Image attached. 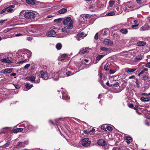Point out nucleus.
<instances>
[{
	"instance_id": "f257e3e1",
	"label": "nucleus",
	"mask_w": 150,
	"mask_h": 150,
	"mask_svg": "<svg viewBox=\"0 0 150 150\" xmlns=\"http://www.w3.org/2000/svg\"><path fill=\"white\" fill-rule=\"evenodd\" d=\"M69 22V24L66 26V28L68 29H71L73 27V21L71 20L70 17H67L66 18L64 19L63 21V24L66 25H67Z\"/></svg>"
},
{
	"instance_id": "f03ea898",
	"label": "nucleus",
	"mask_w": 150,
	"mask_h": 150,
	"mask_svg": "<svg viewBox=\"0 0 150 150\" xmlns=\"http://www.w3.org/2000/svg\"><path fill=\"white\" fill-rule=\"evenodd\" d=\"M23 14L24 17L26 18L31 19L34 18L35 16V14L32 12H27L24 13V11H22L20 13V14Z\"/></svg>"
},
{
	"instance_id": "7ed1b4c3",
	"label": "nucleus",
	"mask_w": 150,
	"mask_h": 150,
	"mask_svg": "<svg viewBox=\"0 0 150 150\" xmlns=\"http://www.w3.org/2000/svg\"><path fill=\"white\" fill-rule=\"evenodd\" d=\"M52 78L54 80L57 81L59 79V74L58 73L50 72L48 76V78Z\"/></svg>"
},
{
	"instance_id": "20e7f679",
	"label": "nucleus",
	"mask_w": 150,
	"mask_h": 150,
	"mask_svg": "<svg viewBox=\"0 0 150 150\" xmlns=\"http://www.w3.org/2000/svg\"><path fill=\"white\" fill-rule=\"evenodd\" d=\"M38 79L35 81L36 77L34 76H31L27 78L28 80L31 81L33 83L35 82V83H38L40 82V76L39 75L37 76Z\"/></svg>"
},
{
	"instance_id": "39448f33",
	"label": "nucleus",
	"mask_w": 150,
	"mask_h": 150,
	"mask_svg": "<svg viewBox=\"0 0 150 150\" xmlns=\"http://www.w3.org/2000/svg\"><path fill=\"white\" fill-rule=\"evenodd\" d=\"M46 36L49 37H54L56 35V32L54 30H51L46 33Z\"/></svg>"
},
{
	"instance_id": "423d86ee",
	"label": "nucleus",
	"mask_w": 150,
	"mask_h": 150,
	"mask_svg": "<svg viewBox=\"0 0 150 150\" xmlns=\"http://www.w3.org/2000/svg\"><path fill=\"white\" fill-rule=\"evenodd\" d=\"M103 43L106 45L111 46L113 45V42L111 40L108 39H106L104 40Z\"/></svg>"
},
{
	"instance_id": "0eeeda50",
	"label": "nucleus",
	"mask_w": 150,
	"mask_h": 150,
	"mask_svg": "<svg viewBox=\"0 0 150 150\" xmlns=\"http://www.w3.org/2000/svg\"><path fill=\"white\" fill-rule=\"evenodd\" d=\"M12 70L13 69L11 68H5L1 71L0 72L1 73H4L5 74L10 73L12 72Z\"/></svg>"
},
{
	"instance_id": "6e6552de",
	"label": "nucleus",
	"mask_w": 150,
	"mask_h": 150,
	"mask_svg": "<svg viewBox=\"0 0 150 150\" xmlns=\"http://www.w3.org/2000/svg\"><path fill=\"white\" fill-rule=\"evenodd\" d=\"M15 6L14 5H12L6 8L7 12H6V13L12 12L13 11V9L15 8Z\"/></svg>"
},
{
	"instance_id": "1a4fd4ad",
	"label": "nucleus",
	"mask_w": 150,
	"mask_h": 150,
	"mask_svg": "<svg viewBox=\"0 0 150 150\" xmlns=\"http://www.w3.org/2000/svg\"><path fill=\"white\" fill-rule=\"evenodd\" d=\"M106 142L103 139H100L98 140L97 144L99 145L102 146L106 144Z\"/></svg>"
},
{
	"instance_id": "9d476101",
	"label": "nucleus",
	"mask_w": 150,
	"mask_h": 150,
	"mask_svg": "<svg viewBox=\"0 0 150 150\" xmlns=\"http://www.w3.org/2000/svg\"><path fill=\"white\" fill-rule=\"evenodd\" d=\"M0 61L2 62L8 64H11L12 62L8 58H6L1 59L0 60Z\"/></svg>"
},
{
	"instance_id": "9b49d317",
	"label": "nucleus",
	"mask_w": 150,
	"mask_h": 150,
	"mask_svg": "<svg viewBox=\"0 0 150 150\" xmlns=\"http://www.w3.org/2000/svg\"><path fill=\"white\" fill-rule=\"evenodd\" d=\"M40 73L41 75L42 78L44 80H46L48 79V76L46 73H45L43 71H40Z\"/></svg>"
},
{
	"instance_id": "f8f14e48",
	"label": "nucleus",
	"mask_w": 150,
	"mask_h": 150,
	"mask_svg": "<svg viewBox=\"0 0 150 150\" xmlns=\"http://www.w3.org/2000/svg\"><path fill=\"white\" fill-rule=\"evenodd\" d=\"M88 52V49L86 48H82L81 49L79 52V53L81 54H85L87 53Z\"/></svg>"
},
{
	"instance_id": "ddd939ff",
	"label": "nucleus",
	"mask_w": 150,
	"mask_h": 150,
	"mask_svg": "<svg viewBox=\"0 0 150 150\" xmlns=\"http://www.w3.org/2000/svg\"><path fill=\"white\" fill-rule=\"evenodd\" d=\"M137 69L136 68L131 69L127 68L125 69V71L127 73H132L135 71Z\"/></svg>"
},
{
	"instance_id": "4468645a",
	"label": "nucleus",
	"mask_w": 150,
	"mask_h": 150,
	"mask_svg": "<svg viewBox=\"0 0 150 150\" xmlns=\"http://www.w3.org/2000/svg\"><path fill=\"white\" fill-rule=\"evenodd\" d=\"M134 9V7L132 6L131 5L130 6H127L126 7L125 11L126 12H128L130 11H131L132 10Z\"/></svg>"
},
{
	"instance_id": "2eb2a0df",
	"label": "nucleus",
	"mask_w": 150,
	"mask_h": 150,
	"mask_svg": "<svg viewBox=\"0 0 150 150\" xmlns=\"http://www.w3.org/2000/svg\"><path fill=\"white\" fill-rule=\"evenodd\" d=\"M21 59L27 61L29 59L28 57L27 56V54L25 53H23L21 54Z\"/></svg>"
},
{
	"instance_id": "dca6fc26",
	"label": "nucleus",
	"mask_w": 150,
	"mask_h": 150,
	"mask_svg": "<svg viewBox=\"0 0 150 150\" xmlns=\"http://www.w3.org/2000/svg\"><path fill=\"white\" fill-rule=\"evenodd\" d=\"M62 93V98L63 99L67 100L69 99L66 92L63 91Z\"/></svg>"
},
{
	"instance_id": "f3484780",
	"label": "nucleus",
	"mask_w": 150,
	"mask_h": 150,
	"mask_svg": "<svg viewBox=\"0 0 150 150\" xmlns=\"http://www.w3.org/2000/svg\"><path fill=\"white\" fill-rule=\"evenodd\" d=\"M67 11L66 8H62L58 11V12L61 14H63L66 13Z\"/></svg>"
},
{
	"instance_id": "a211bd4d",
	"label": "nucleus",
	"mask_w": 150,
	"mask_h": 150,
	"mask_svg": "<svg viewBox=\"0 0 150 150\" xmlns=\"http://www.w3.org/2000/svg\"><path fill=\"white\" fill-rule=\"evenodd\" d=\"M146 43L145 42L140 41L138 42L137 43V45L139 46H143L146 44Z\"/></svg>"
},
{
	"instance_id": "6ab92c4d",
	"label": "nucleus",
	"mask_w": 150,
	"mask_h": 150,
	"mask_svg": "<svg viewBox=\"0 0 150 150\" xmlns=\"http://www.w3.org/2000/svg\"><path fill=\"white\" fill-rule=\"evenodd\" d=\"M24 146L23 143L22 142H19L18 143L17 145L16 146V147L17 149L20 148H23Z\"/></svg>"
},
{
	"instance_id": "aec40b11",
	"label": "nucleus",
	"mask_w": 150,
	"mask_h": 150,
	"mask_svg": "<svg viewBox=\"0 0 150 150\" xmlns=\"http://www.w3.org/2000/svg\"><path fill=\"white\" fill-rule=\"evenodd\" d=\"M120 32L122 34L125 35L127 33L128 31L127 29L122 28L120 30Z\"/></svg>"
},
{
	"instance_id": "412c9836",
	"label": "nucleus",
	"mask_w": 150,
	"mask_h": 150,
	"mask_svg": "<svg viewBox=\"0 0 150 150\" xmlns=\"http://www.w3.org/2000/svg\"><path fill=\"white\" fill-rule=\"evenodd\" d=\"M91 143V142L90 141H89V142H87L84 143L83 142V143H82L81 144L83 146L86 147L89 146Z\"/></svg>"
},
{
	"instance_id": "4be33fe9",
	"label": "nucleus",
	"mask_w": 150,
	"mask_h": 150,
	"mask_svg": "<svg viewBox=\"0 0 150 150\" xmlns=\"http://www.w3.org/2000/svg\"><path fill=\"white\" fill-rule=\"evenodd\" d=\"M141 100L143 102H147L150 100V97L144 98L142 97L141 98Z\"/></svg>"
},
{
	"instance_id": "5701e85b",
	"label": "nucleus",
	"mask_w": 150,
	"mask_h": 150,
	"mask_svg": "<svg viewBox=\"0 0 150 150\" xmlns=\"http://www.w3.org/2000/svg\"><path fill=\"white\" fill-rule=\"evenodd\" d=\"M26 2L28 4L34 5L35 4V2L34 0H26Z\"/></svg>"
},
{
	"instance_id": "b1692460",
	"label": "nucleus",
	"mask_w": 150,
	"mask_h": 150,
	"mask_svg": "<svg viewBox=\"0 0 150 150\" xmlns=\"http://www.w3.org/2000/svg\"><path fill=\"white\" fill-rule=\"evenodd\" d=\"M115 13L113 11H111L107 13L106 15V16H111L115 15Z\"/></svg>"
},
{
	"instance_id": "393cba45",
	"label": "nucleus",
	"mask_w": 150,
	"mask_h": 150,
	"mask_svg": "<svg viewBox=\"0 0 150 150\" xmlns=\"http://www.w3.org/2000/svg\"><path fill=\"white\" fill-rule=\"evenodd\" d=\"M125 140L126 142H127V144H129L130 143V141H131L132 139L130 137H125Z\"/></svg>"
},
{
	"instance_id": "a878e982",
	"label": "nucleus",
	"mask_w": 150,
	"mask_h": 150,
	"mask_svg": "<svg viewBox=\"0 0 150 150\" xmlns=\"http://www.w3.org/2000/svg\"><path fill=\"white\" fill-rule=\"evenodd\" d=\"M25 54H27V56L28 57V58H29L31 56L32 52L30 51L29 50H27L26 51L25 53Z\"/></svg>"
},
{
	"instance_id": "bb28decb",
	"label": "nucleus",
	"mask_w": 150,
	"mask_h": 150,
	"mask_svg": "<svg viewBox=\"0 0 150 150\" xmlns=\"http://www.w3.org/2000/svg\"><path fill=\"white\" fill-rule=\"evenodd\" d=\"M10 142L9 141H8L6 144L3 145L2 146V148H6L9 146Z\"/></svg>"
},
{
	"instance_id": "cd10ccee",
	"label": "nucleus",
	"mask_w": 150,
	"mask_h": 150,
	"mask_svg": "<svg viewBox=\"0 0 150 150\" xmlns=\"http://www.w3.org/2000/svg\"><path fill=\"white\" fill-rule=\"evenodd\" d=\"M83 35V32L79 33L77 35L76 38L77 39V40H79V38L82 37Z\"/></svg>"
},
{
	"instance_id": "c85d7f7f",
	"label": "nucleus",
	"mask_w": 150,
	"mask_h": 150,
	"mask_svg": "<svg viewBox=\"0 0 150 150\" xmlns=\"http://www.w3.org/2000/svg\"><path fill=\"white\" fill-rule=\"evenodd\" d=\"M56 47L58 50H60L62 47V45L60 43H58L56 45Z\"/></svg>"
},
{
	"instance_id": "c756f323",
	"label": "nucleus",
	"mask_w": 150,
	"mask_h": 150,
	"mask_svg": "<svg viewBox=\"0 0 150 150\" xmlns=\"http://www.w3.org/2000/svg\"><path fill=\"white\" fill-rule=\"evenodd\" d=\"M104 56V55H103V54L98 55L96 57V59L97 60L99 61L101 58H102Z\"/></svg>"
},
{
	"instance_id": "7c9ffc66",
	"label": "nucleus",
	"mask_w": 150,
	"mask_h": 150,
	"mask_svg": "<svg viewBox=\"0 0 150 150\" xmlns=\"http://www.w3.org/2000/svg\"><path fill=\"white\" fill-rule=\"evenodd\" d=\"M33 84L30 85V84L29 83H27L26 84V87L28 89H30V88L33 87Z\"/></svg>"
},
{
	"instance_id": "2f4dec72",
	"label": "nucleus",
	"mask_w": 150,
	"mask_h": 150,
	"mask_svg": "<svg viewBox=\"0 0 150 150\" xmlns=\"http://www.w3.org/2000/svg\"><path fill=\"white\" fill-rule=\"evenodd\" d=\"M61 57L62 58L61 61L62 62H63L64 61V60L66 59V58H67L66 55V54H62L61 56Z\"/></svg>"
},
{
	"instance_id": "473e14b6",
	"label": "nucleus",
	"mask_w": 150,
	"mask_h": 150,
	"mask_svg": "<svg viewBox=\"0 0 150 150\" xmlns=\"http://www.w3.org/2000/svg\"><path fill=\"white\" fill-rule=\"evenodd\" d=\"M109 147V146L108 145H107L106 144V145H104L102 146V148L104 150H108Z\"/></svg>"
},
{
	"instance_id": "72a5a7b5",
	"label": "nucleus",
	"mask_w": 150,
	"mask_h": 150,
	"mask_svg": "<svg viewBox=\"0 0 150 150\" xmlns=\"http://www.w3.org/2000/svg\"><path fill=\"white\" fill-rule=\"evenodd\" d=\"M109 6L110 7H112L113 5H115V3L114 0H111L109 2Z\"/></svg>"
},
{
	"instance_id": "f704fd0d",
	"label": "nucleus",
	"mask_w": 150,
	"mask_h": 150,
	"mask_svg": "<svg viewBox=\"0 0 150 150\" xmlns=\"http://www.w3.org/2000/svg\"><path fill=\"white\" fill-rule=\"evenodd\" d=\"M89 139L88 138H85L84 139H82V141H81V143H83V142H89Z\"/></svg>"
},
{
	"instance_id": "c9c22d12",
	"label": "nucleus",
	"mask_w": 150,
	"mask_h": 150,
	"mask_svg": "<svg viewBox=\"0 0 150 150\" xmlns=\"http://www.w3.org/2000/svg\"><path fill=\"white\" fill-rule=\"evenodd\" d=\"M100 50L102 51H106L108 50V48L105 47H102L100 48Z\"/></svg>"
},
{
	"instance_id": "e433bc0d",
	"label": "nucleus",
	"mask_w": 150,
	"mask_h": 150,
	"mask_svg": "<svg viewBox=\"0 0 150 150\" xmlns=\"http://www.w3.org/2000/svg\"><path fill=\"white\" fill-rule=\"evenodd\" d=\"M115 5H117L119 4L120 3V1L119 0H114Z\"/></svg>"
},
{
	"instance_id": "4c0bfd02",
	"label": "nucleus",
	"mask_w": 150,
	"mask_h": 150,
	"mask_svg": "<svg viewBox=\"0 0 150 150\" xmlns=\"http://www.w3.org/2000/svg\"><path fill=\"white\" fill-rule=\"evenodd\" d=\"M7 12V10L6 8L3 9L0 12V14H2L4 13Z\"/></svg>"
},
{
	"instance_id": "58836bf2",
	"label": "nucleus",
	"mask_w": 150,
	"mask_h": 150,
	"mask_svg": "<svg viewBox=\"0 0 150 150\" xmlns=\"http://www.w3.org/2000/svg\"><path fill=\"white\" fill-rule=\"evenodd\" d=\"M26 61H26L24 59H23V58H22V60L18 62L17 64H23V63L26 62Z\"/></svg>"
},
{
	"instance_id": "ea45409f",
	"label": "nucleus",
	"mask_w": 150,
	"mask_h": 150,
	"mask_svg": "<svg viewBox=\"0 0 150 150\" xmlns=\"http://www.w3.org/2000/svg\"><path fill=\"white\" fill-rule=\"evenodd\" d=\"M115 12H117V13L118 14H119L120 13H121V11H120V8L118 7L116 8V10L115 11Z\"/></svg>"
},
{
	"instance_id": "a19ab883",
	"label": "nucleus",
	"mask_w": 150,
	"mask_h": 150,
	"mask_svg": "<svg viewBox=\"0 0 150 150\" xmlns=\"http://www.w3.org/2000/svg\"><path fill=\"white\" fill-rule=\"evenodd\" d=\"M139 25V24L136 25H132L131 27L133 29H137V28H135L136 27H137Z\"/></svg>"
},
{
	"instance_id": "79ce46f5",
	"label": "nucleus",
	"mask_w": 150,
	"mask_h": 150,
	"mask_svg": "<svg viewBox=\"0 0 150 150\" xmlns=\"http://www.w3.org/2000/svg\"><path fill=\"white\" fill-rule=\"evenodd\" d=\"M106 128L107 129L110 131H111L112 130V128L110 126H107Z\"/></svg>"
},
{
	"instance_id": "37998d69",
	"label": "nucleus",
	"mask_w": 150,
	"mask_h": 150,
	"mask_svg": "<svg viewBox=\"0 0 150 150\" xmlns=\"http://www.w3.org/2000/svg\"><path fill=\"white\" fill-rule=\"evenodd\" d=\"M112 86H114L115 87H117L119 85V83L118 82H116L114 84H112Z\"/></svg>"
},
{
	"instance_id": "c03bdc74",
	"label": "nucleus",
	"mask_w": 150,
	"mask_h": 150,
	"mask_svg": "<svg viewBox=\"0 0 150 150\" xmlns=\"http://www.w3.org/2000/svg\"><path fill=\"white\" fill-rule=\"evenodd\" d=\"M62 20V19L59 18V19H55L54 20V21L55 22L59 23V22H60Z\"/></svg>"
},
{
	"instance_id": "a18cd8bd",
	"label": "nucleus",
	"mask_w": 150,
	"mask_h": 150,
	"mask_svg": "<svg viewBox=\"0 0 150 150\" xmlns=\"http://www.w3.org/2000/svg\"><path fill=\"white\" fill-rule=\"evenodd\" d=\"M27 128L28 129V130H29L30 131L32 130L31 129L32 127V126L31 125H28L27 126Z\"/></svg>"
},
{
	"instance_id": "49530a36",
	"label": "nucleus",
	"mask_w": 150,
	"mask_h": 150,
	"mask_svg": "<svg viewBox=\"0 0 150 150\" xmlns=\"http://www.w3.org/2000/svg\"><path fill=\"white\" fill-rule=\"evenodd\" d=\"M142 59V57H136L135 58V60L136 61H137L141 60Z\"/></svg>"
},
{
	"instance_id": "de8ad7c7",
	"label": "nucleus",
	"mask_w": 150,
	"mask_h": 150,
	"mask_svg": "<svg viewBox=\"0 0 150 150\" xmlns=\"http://www.w3.org/2000/svg\"><path fill=\"white\" fill-rule=\"evenodd\" d=\"M66 74L68 76H69L72 75L73 74L71 73V71H69L66 73Z\"/></svg>"
},
{
	"instance_id": "09e8293b",
	"label": "nucleus",
	"mask_w": 150,
	"mask_h": 150,
	"mask_svg": "<svg viewBox=\"0 0 150 150\" xmlns=\"http://www.w3.org/2000/svg\"><path fill=\"white\" fill-rule=\"evenodd\" d=\"M18 132H18V130L17 128H16V129H13L12 130V132H13V133H17Z\"/></svg>"
},
{
	"instance_id": "8fccbe9b",
	"label": "nucleus",
	"mask_w": 150,
	"mask_h": 150,
	"mask_svg": "<svg viewBox=\"0 0 150 150\" xmlns=\"http://www.w3.org/2000/svg\"><path fill=\"white\" fill-rule=\"evenodd\" d=\"M84 16L83 17H85L86 19H89L91 17V16L89 15L86 14L84 15Z\"/></svg>"
},
{
	"instance_id": "3c124183",
	"label": "nucleus",
	"mask_w": 150,
	"mask_h": 150,
	"mask_svg": "<svg viewBox=\"0 0 150 150\" xmlns=\"http://www.w3.org/2000/svg\"><path fill=\"white\" fill-rule=\"evenodd\" d=\"M11 29H9V28H7L4 30V32L5 33H6L8 32L10 30H11Z\"/></svg>"
},
{
	"instance_id": "603ef678",
	"label": "nucleus",
	"mask_w": 150,
	"mask_h": 150,
	"mask_svg": "<svg viewBox=\"0 0 150 150\" xmlns=\"http://www.w3.org/2000/svg\"><path fill=\"white\" fill-rule=\"evenodd\" d=\"M13 85L16 89H18L20 88V86L18 84H14Z\"/></svg>"
},
{
	"instance_id": "864d4df0",
	"label": "nucleus",
	"mask_w": 150,
	"mask_h": 150,
	"mask_svg": "<svg viewBox=\"0 0 150 150\" xmlns=\"http://www.w3.org/2000/svg\"><path fill=\"white\" fill-rule=\"evenodd\" d=\"M30 66V64H27L24 66V68L26 69H28Z\"/></svg>"
},
{
	"instance_id": "5fc2aeb1",
	"label": "nucleus",
	"mask_w": 150,
	"mask_h": 150,
	"mask_svg": "<svg viewBox=\"0 0 150 150\" xmlns=\"http://www.w3.org/2000/svg\"><path fill=\"white\" fill-rule=\"evenodd\" d=\"M104 69L106 71H108L109 70L108 67L107 65L105 64V65L104 66Z\"/></svg>"
},
{
	"instance_id": "6e6d98bb",
	"label": "nucleus",
	"mask_w": 150,
	"mask_h": 150,
	"mask_svg": "<svg viewBox=\"0 0 150 150\" xmlns=\"http://www.w3.org/2000/svg\"><path fill=\"white\" fill-rule=\"evenodd\" d=\"M98 33H97L94 36V39L96 40H97L98 39Z\"/></svg>"
},
{
	"instance_id": "4d7b16f0",
	"label": "nucleus",
	"mask_w": 150,
	"mask_h": 150,
	"mask_svg": "<svg viewBox=\"0 0 150 150\" xmlns=\"http://www.w3.org/2000/svg\"><path fill=\"white\" fill-rule=\"evenodd\" d=\"M146 66L149 68H150V61L149 62H148L146 63Z\"/></svg>"
},
{
	"instance_id": "13d9d810",
	"label": "nucleus",
	"mask_w": 150,
	"mask_h": 150,
	"mask_svg": "<svg viewBox=\"0 0 150 150\" xmlns=\"http://www.w3.org/2000/svg\"><path fill=\"white\" fill-rule=\"evenodd\" d=\"M142 95L144 96H150V93H149L148 94H147V93H142Z\"/></svg>"
},
{
	"instance_id": "bf43d9fd",
	"label": "nucleus",
	"mask_w": 150,
	"mask_h": 150,
	"mask_svg": "<svg viewBox=\"0 0 150 150\" xmlns=\"http://www.w3.org/2000/svg\"><path fill=\"white\" fill-rule=\"evenodd\" d=\"M112 150H121V148L118 147H114L113 148Z\"/></svg>"
},
{
	"instance_id": "052dcab7",
	"label": "nucleus",
	"mask_w": 150,
	"mask_h": 150,
	"mask_svg": "<svg viewBox=\"0 0 150 150\" xmlns=\"http://www.w3.org/2000/svg\"><path fill=\"white\" fill-rule=\"evenodd\" d=\"M68 29L66 27L65 28H63L62 29V31L63 32H66V29Z\"/></svg>"
},
{
	"instance_id": "680f3d73",
	"label": "nucleus",
	"mask_w": 150,
	"mask_h": 150,
	"mask_svg": "<svg viewBox=\"0 0 150 150\" xmlns=\"http://www.w3.org/2000/svg\"><path fill=\"white\" fill-rule=\"evenodd\" d=\"M106 84L107 86H109V87L112 86V85L110 84L108 81L106 82Z\"/></svg>"
},
{
	"instance_id": "e2e57ef3",
	"label": "nucleus",
	"mask_w": 150,
	"mask_h": 150,
	"mask_svg": "<svg viewBox=\"0 0 150 150\" xmlns=\"http://www.w3.org/2000/svg\"><path fill=\"white\" fill-rule=\"evenodd\" d=\"M128 106L130 108H132L134 106L132 104L129 103L128 105Z\"/></svg>"
},
{
	"instance_id": "0e129e2a",
	"label": "nucleus",
	"mask_w": 150,
	"mask_h": 150,
	"mask_svg": "<svg viewBox=\"0 0 150 150\" xmlns=\"http://www.w3.org/2000/svg\"><path fill=\"white\" fill-rule=\"evenodd\" d=\"M107 33H108V32L107 30H104V33L103 34V36L106 35Z\"/></svg>"
},
{
	"instance_id": "69168bd1",
	"label": "nucleus",
	"mask_w": 150,
	"mask_h": 150,
	"mask_svg": "<svg viewBox=\"0 0 150 150\" xmlns=\"http://www.w3.org/2000/svg\"><path fill=\"white\" fill-rule=\"evenodd\" d=\"M148 77L146 76H144L143 77V79H147Z\"/></svg>"
},
{
	"instance_id": "338daca9",
	"label": "nucleus",
	"mask_w": 150,
	"mask_h": 150,
	"mask_svg": "<svg viewBox=\"0 0 150 150\" xmlns=\"http://www.w3.org/2000/svg\"><path fill=\"white\" fill-rule=\"evenodd\" d=\"M136 1L137 3L139 4H141V0H136Z\"/></svg>"
},
{
	"instance_id": "774afa93",
	"label": "nucleus",
	"mask_w": 150,
	"mask_h": 150,
	"mask_svg": "<svg viewBox=\"0 0 150 150\" xmlns=\"http://www.w3.org/2000/svg\"><path fill=\"white\" fill-rule=\"evenodd\" d=\"M127 148L124 147L123 148H121V150H127Z\"/></svg>"
}]
</instances>
